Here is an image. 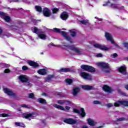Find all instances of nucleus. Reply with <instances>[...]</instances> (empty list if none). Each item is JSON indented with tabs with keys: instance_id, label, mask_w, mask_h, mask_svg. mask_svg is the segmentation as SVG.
<instances>
[{
	"instance_id": "nucleus-32",
	"label": "nucleus",
	"mask_w": 128,
	"mask_h": 128,
	"mask_svg": "<svg viewBox=\"0 0 128 128\" xmlns=\"http://www.w3.org/2000/svg\"><path fill=\"white\" fill-rule=\"evenodd\" d=\"M122 44L124 46V48L126 50H128V42H126V40L123 41Z\"/></svg>"
},
{
	"instance_id": "nucleus-42",
	"label": "nucleus",
	"mask_w": 128,
	"mask_h": 128,
	"mask_svg": "<svg viewBox=\"0 0 128 128\" xmlns=\"http://www.w3.org/2000/svg\"><path fill=\"white\" fill-rule=\"evenodd\" d=\"M117 120H118V122H122V120H126V118L124 117L120 118H117Z\"/></svg>"
},
{
	"instance_id": "nucleus-49",
	"label": "nucleus",
	"mask_w": 128,
	"mask_h": 128,
	"mask_svg": "<svg viewBox=\"0 0 128 128\" xmlns=\"http://www.w3.org/2000/svg\"><path fill=\"white\" fill-rule=\"evenodd\" d=\"M96 58H102L103 55L102 54V53H98L96 55Z\"/></svg>"
},
{
	"instance_id": "nucleus-57",
	"label": "nucleus",
	"mask_w": 128,
	"mask_h": 128,
	"mask_svg": "<svg viewBox=\"0 0 128 128\" xmlns=\"http://www.w3.org/2000/svg\"><path fill=\"white\" fill-rule=\"evenodd\" d=\"M42 96H48V94H46V92H43V93L42 94Z\"/></svg>"
},
{
	"instance_id": "nucleus-1",
	"label": "nucleus",
	"mask_w": 128,
	"mask_h": 128,
	"mask_svg": "<svg viewBox=\"0 0 128 128\" xmlns=\"http://www.w3.org/2000/svg\"><path fill=\"white\" fill-rule=\"evenodd\" d=\"M105 37L106 38L107 40H108L109 42H110L111 44H114V46L116 48H120V47L118 44H116L114 40V38H112V36L110 33L108 32H106L105 33Z\"/></svg>"
},
{
	"instance_id": "nucleus-5",
	"label": "nucleus",
	"mask_w": 128,
	"mask_h": 128,
	"mask_svg": "<svg viewBox=\"0 0 128 128\" xmlns=\"http://www.w3.org/2000/svg\"><path fill=\"white\" fill-rule=\"evenodd\" d=\"M64 122L68 124H76L78 122V120H74L72 118H65L64 120Z\"/></svg>"
},
{
	"instance_id": "nucleus-22",
	"label": "nucleus",
	"mask_w": 128,
	"mask_h": 128,
	"mask_svg": "<svg viewBox=\"0 0 128 128\" xmlns=\"http://www.w3.org/2000/svg\"><path fill=\"white\" fill-rule=\"evenodd\" d=\"M35 113L34 112H32V113H30L29 114H28L26 113H25L24 114V118L26 119L29 118H32V117L33 116H34Z\"/></svg>"
},
{
	"instance_id": "nucleus-8",
	"label": "nucleus",
	"mask_w": 128,
	"mask_h": 128,
	"mask_svg": "<svg viewBox=\"0 0 128 128\" xmlns=\"http://www.w3.org/2000/svg\"><path fill=\"white\" fill-rule=\"evenodd\" d=\"M4 92H5V94H6L8 96H12L13 98H14L16 96V94L14 93L12 90H10V89L8 88H4Z\"/></svg>"
},
{
	"instance_id": "nucleus-2",
	"label": "nucleus",
	"mask_w": 128,
	"mask_h": 128,
	"mask_svg": "<svg viewBox=\"0 0 128 128\" xmlns=\"http://www.w3.org/2000/svg\"><path fill=\"white\" fill-rule=\"evenodd\" d=\"M34 31L33 32L34 34H38V38H40L41 40H46V34H40V32L42 30L38 29V28L34 26Z\"/></svg>"
},
{
	"instance_id": "nucleus-3",
	"label": "nucleus",
	"mask_w": 128,
	"mask_h": 128,
	"mask_svg": "<svg viewBox=\"0 0 128 128\" xmlns=\"http://www.w3.org/2000/svg\"><path fill=\"white\" fill-rule=\"evenodd\" d=\"M80 68L82 70H84L86 72H96V68L92 67V66L82 64L80 66Z\"/></svg>"
},
{
	"instance_id": "nucleus-52",
	"label": "nucleus",
	"mask_w": 128,
	"mask_h": 128,
	"mask_svg": "<svg viewBox=\"0 0 128 128\" xmlns=\"http://www.w3.org/2000/svg\"><path fill=\"white\" fill-rule=\"evenodd\" d=\"M10 72V69L8 68H6L4 70V74H8V72Z\"/></svg>"
},
{
	"instance_id": "nucleus-35",
	"label": "nucleus",
	"mask_w": 128,
	"mask_h": 128,
	"mask_svg": "<svg viewBox=\"0 0 128 128\" xmlns=\"http://www.w3.org/2000/svg\"><path fill=\"white\" fill-rule=\"evenodd\" d=\"M57 102L58 104H64V100H58Z\"/></svg>"
},
{
	"instance_id": "nucleus-24",
	"label": "nucleus",
	"mask_w": 128,
	"mask_h": 128,
	"mask_svg": "<svg viewBox=\"0 0 128 128\" xmlns=\"http://www.w3.org/2000/svg\"><path fill=\"white\" fill-rule=\"evenodd\" d=\"M53 106H54V108H59L60 110H66V109H64V106L56 104H54Z\"/></svg>"
},
{
	"instance_id": "nucleus-4",
	"label": "nucleus",
	"mask_w": 128,
	"mask_h": 128,
	"mask_svg": "<svg viewBox=\"0 0 128 128\" xmlns=\"http://www.w3.org/2000/svg\"><path fill=\"white\" fill-rule=\"evenodd\" d=\"M120 104L122 106H128V101L118 100V102L114 103V106L116 108H118Z\"/></svg>"
},
{
	"instance_id": "nucleus-21",
	"label": "nucleus",
	"mask_w": 128,
	"mask_h": 128,
	"mask_svg": "<svg viewBox=\"0 0 128 128\" xmlns=\"http://www.w3.org/2000/svg\"><path fill=\"white\" fill-rule=\"evenodd\" d=\"M80 88H74L73 89V92H72V94L73 96H76V94H78V92H80Z\"/></svg>"
},
{
	"instance_id": "nucleus-15",
	"label": "nucleus",
	"mask_w": 128,
	"mask_h": 128,
	"mask_svg": "<svg viewBox=\"0 0 128 128\" xmlns=\"http://www.w3.org/2000/svg\"><path fill=\"white\" fill-rule=\"evenodd\" d=\"M102 90L105 92H108L109 94H110L112 92V88L108 85H104L102 87Z\"/></svg>"
},
{
	"instance_id": "nucleus-55",
	"label": "nucleus",
	"mask_w": 128,
	"mask_h": 128,
	"mask_svg": "<svg viewBox=\"0 0 128 128\" xmlns=\"http://www.w3.org/2000/svg\"><path fill=\"white\" fill-rule=\"evenodd\" d=\"M65 108L66 110H70V107L68 106H66Z\"/></svg>"
},
{
	"instance_id": "nucleus-46",
	"label": "nucleus",
	"mask_w": 128,
	"mask_h": 128,
	"mask_svg": "<svg viewBox=\"0 0 128 128\" xmlns=\"http://www.w3.org/2000/svg\"><path fill=\"white\" fill-rule=\"evenodd\" d=\"M110 6L111 8H115L116 10L118 8V6L114 5V4H111Z\"/></svg>"
},
{
	"instance_id": "nucleus-25",
	"label": "nucleus",
	"mask_w": 128,
	"mask_h": 128,
	"mask_svg": "<svg viewBox=\"0 0 128 128\" xmlns=\"http://www.w3.org/2000/svg\"><path fill=\"white\" fill-rule=\"evenodd\" d=\"M88 122L89 126H95L94 122L90 118L88 119Z\"/></svg>"
},
{
	"instance_id": "nucleus-50",
	"label": "nucleus",
	"mask_w": 128,
	"mask_h": 128,
	"mask_svg": "<svg viewBox=\"0 0 128 128\" xmlns=\"http://www.w3.org/2000/svg\"><path fill=\"white\" fill-rule=\"evenodd\" d=\"M22 70H28V68L26 66H24L22 67Z\"/></svg>"
},
{
	"instance_id": "nucleus-56",
	"label": "nucleus",
	"mask_w": 128,
	"mask_h": 128,
	"mask_svg": "<svg viewBox=\"0 0 128 128\" xmlns=\"http://www.w3.org/2000/svg\"><path fill=\"white\" fill-rule=\"evenodd\" d=\"M104 72H106V74H110V70H104Z\"/></svg>"
},
{
	"instance_id": "nucleus-12",
	"label": "nucleus",
	"mask_w": 128,
	"mask_h": 128,
	"mask_svg": "<svg viewBox=\"0 0 128 128\" xmlns=\"http://www.w3.org/2000/svg\"><path fill=\"white\" fill-rule=\"evenodd\" d=\"M60 17L62 20H66L68 18V13L66 12H64L61 13Z\"/></svg>"
},
{
	"instance_id": "nucleus-63",
	"label": "nucleus",
	"mask_w": 128,
	"mask_h": 128,
	"mask_svg": "<svg viewBox=\"0 0 128 128\" xmlns=\"http://www.w3.org/2000/svg\"><path fill=\"white\" fill-rule=\"evenodd\" d=\"M20 0H14V2H18Z\"/></svg>"
},
{
	"instance_id": "nucleus-51",
	"label": "nucleus",
	"mask_w": 128,
	"mask_h": 128,
	"mask_svg": "<svg viewBox=\"0 0 128 128\" xmlns=\"http://www.w3.org/2000/svg\"><path fill=\"white\" fill-rule=\"evenodd\" d=\"M106 106H108V108H112L114 106V105L112 103H108L106 104Z\"/></svg>"
},
{
	"instance_id": "nucleus-53",
	"label": "nucleus",
	"mask_w": 128,
	"mask_h": 128,
	"mask_svg": "<svg viewBox=\"0 0 128 128\" xmlns=\"http://www.w3.org/2000/svg\"><path fill=\"white\" fill-rule=\"evenodd\" d=\"M57 96H60V98H63L64 96H62V92H59L57 94Z\"/></svg>"
},
{
	"instance_id": "nucleus-29",
	"label": "nucleus",
	"mask_w": 128,
	"mask_h": 128,
	"mask_svg": "<svg viewBox=\"0 0 128 128\" xmlns=\"http://www.w3.org/2000/svg\"><path fill=\"white\" fill-rule=\"evenodd\" d=\"M15 124L17 126H20L21 128H24L26 126V125L22 122H15Z\"/></svg>"
},
{
	"instance_id": "nucleus-60",
	"label": "nucleus",
	"mask_w": 128,
	"mask_h": 128,
	"mask_svg": "<svg viewBox=\"0 0 128 128\" xmlns=\"http://www.w3.org/2000/svg\"><path fill=\"white\" fill-rule=\"evenodd\" d=\"M122 8H124V6H122L118 8V10H122Z\"/></svg>"
},
{
	"instance_id": "nucleus-61",
	"label": "nucleus",
	"mask_w": 128,
	"mask_h": 128,
	"mask_svg": "<svg viewBox=\"0 0 128 128\" xmlns=\"http://www.w3.org/2000/svg\"><path fill=\"white\" fill-rule=\"evenodd\" d=\"M108 4H110V1L104 4V6H108Z\"/></svg>"
},
{
	"instance_id": "nucleus-20",
	"label": "nucleus",
	"mask_w": 128,
	"mask_h": 128,
	"mask_svg": "<svg viewBox=\"0 0 128 128\" xmlns=\"http://www.w3.org/2000/svg\"><path fill=\"white\" fill-rule=\"evenodd\" d=\"M52 78H56V76H54V74H50L46 78V81L50 82V80H52Z\"/></svg>"
},
{
	"instance_id": "nucleus-9",
	"label": "nucleus",
	"mask_w": 128,
	"mask_h": 128,
	"mask_svg": "<svg viewBox=\"0 0 128 128\" xmlns=\"http://www.w3.org/2000/svg\"><path fill=\"white\" fill-rule=\"evenodd\" d=\"M19 80L22 82H28V86H30V80L26 78L24 76H19Z\"/></svg>"
},
{
	"instance_id": "nucleus-28",
	"label": "nucleus",
	"mask_w": 128,
	"mask_h": 128,
	"mask_svg": "<svg viewBox=\"0 0 128 128\" xmlns=\"http://www.w3.org/2000/svg\"><path fill=\"white\" fill-rule=\"evenodd\" d=\"M35 8L36 12H42V6H35Z\"/></svg>"
},
{
	"instance_id": "nucleus-62",
	"label": "nucleus",
	"mask_w": 128,
	"mask_h": 128,
	"mask_svg": "<svg viewBox=\"0 0 128 128\" xmlns=\"http://www.w3.org/2000/svg\"><path fill=\"white\" fill-rule=\"evenodd\" d=\"M82 128H88V126H83Z\"/></svg>"
},
{
	"instance_id": "nucleus-27",
	"label": "nucleus",
	"mask_w": 128,
	"mask_h": 128,
	"mask_svg": "<svg viewBox=\"0 0 128 128\" xmlns=\"http://www.w3.org/2000/svg\"><path fill=\"white\" fill-rule=\"evenodd\" d=\"M38 102L42 104H46V100L43 99L42 98H39L38 99Z\"/></svg>"
},
{
	"instance_id": "nucleus-39",
	"label": "nucleus",
	"mask_w": 128,
	"mask_h": 128,
	"mask_svg": "<svg viewBox=\"0 0 128 128\" xmlns=\"http://www.w3.org/2000/svg\"><path fill=\"white\" fill-rule=\"evenodd\" d=\"M118 54L116 53H114L112 54H111L110 56H112V58H118Z\"/></svg>"
},
{
	"instance_id": "nucleus-14",
	"label": "nucleus",
	"mask_w": 128,
	"mask_h": 128,
	"mask_svg": "<svg viewBox=\"0 0 128 128\" xmlns=\"http://www.w3.org/2000/svg\"><path fill=\"white\" fill-rule=\"evenodd\" d=\"M28 64L30 66H32L34 68H38L40 66V64H38L32 60L28 61Z\"/></svg>"
},
{
	"instance_id": "nucleus-13",
	"label": "nucleus",
	"mask_w": 128,
	"mask_h": 128,
	"mask_svg": "<svg viewBox=\"0 0 128 128\" xmlns=\"http://www.w3.org/2000/svg\"><path fill=\"white\" fill-rule=\"evenodd\" d=\"M98 66H100L102 68H105L106 70H108L110 68V66H108V64L104 63V62H98Z\"/></svg>"
},
{
	"instance_id": "nucleus-18",
	"label": "nucleus",
	"mask_w": 128,
	"mask_h": 128,
	"mask_svg": "<svg viewBox=\"0 0 128 128\" xmlns=\"http://www.w3.org/2000/svg\"><path fill=\"white\" fill-rule=\"evenodd\" d=\"M82 88L84 90H92V86L83 85L82 86Z\"/></svg>"
},
{
	"instance_id": "nucleus-30",
	"label": "nucleus",
	"mask_w": 128,
	"mask_h": 128,
	"mask_svg": "<svg viewBox=\"0 0 128 128\" xmlns=\"http://www.w3.org/2000/svg\"><path fill=\"white\" fill-rule=\"evenodd\" d=\"M72 36L74 38L76 36V32L74 30H69Z\"/></svg>"
},
{
	"instance_id": "nucleus-48",
	"label": "nucleus",
	"mask_w": 128,
	"mask_h": 128,
	"mask_svg": "<svg viewBox=\"0 0 128 128\" xmlns=\"http://www.w3.org/2000/svg\"><path fill=\"white\" fill-rule=\"evenodd\" d=\"M93 104H100V102L98 100H94L93 102Z\"/></svg>"
},
{
	"instance_id": "nucleus-45",
	"label": "nucleus",
	"mask_w": 128,
	"mask_h": 128,
	"mask_svg": "<svg viewBox=\"0 0 128 128\" xmlns=\"http://www.w3.org/2000/svg\"><path fill=\"white\" fill-rule=\"evenodd\" d=\"M73 112H74L75 114H80V110L76 109V108H74L73 110Z\"/></svg>"
},
{
	"instance_id": "nucleus-16",
	"label": "nucleus",
	"mask_w": 128,
	"mask_h": 128,
	"mask_svg": "<svg viewBox=\"0 0 128 128\" xmlns=\"http://www.w3.org/2000/svg\"><path fill=\"white\" fill-rule=\"evenodd\" d=\"M81 76L84 78V80H92V76H90V75L86 72H82Z\"/></svg>"
},
{
	"instance_id": "nucleus-31",
	"label": "nucleus",
	"mask_w": 128,
	"mask_h": 128,
	"mask_svg": "<svg viewBox=\"0 0 128 128\" xmlns=\"http://www.w3.org/2000/svg\"><path fill=\"white\" fill-rule=\"evenodd\" d=\"M3 18L6 22H10V17L8 16H4Z\"/></svg>"
},
{
	"instance_id": "nucleus-6",
	"label": "nucleus",
	"mask_w": 128,
	"mask_h": 128,
	"mask_svg": "<svg viewBox=\"0 0 128 128\" xmlns=\"http://www.w3.org/2000/svg\"><path fill=\"white\" fill-rule=\"evenodd\" d=\"M94 48H99V50H108V48L106 46L104 45L96 44H94Z\"/></svg>"
},
{
	"instance_id": "nucleus-38",
	"label": "nucleus",
	"mask_w": 128,
	"mask_h": 128,
	"mask_svg": "<svg viewBox=\"0 0 128 128\" xmlns=\"http://www.w3.org/2000/svg\"><path fill=\"white\" fill-rule=\"evenodd\" d=\"M66 40H68V42H72V38L70 37V36H66L65 37Z\"/></svg>"
},
{
	"instance_id": "nucleus-7",
	"label": "nucleus",
	"mask_w": 128,
	"mask_h": 128,
	"mask_svg": "<svg viewBox=\"0 0 128 128\" xmlns=\"http://www.w3.org/2000/svg\"><path fill=\"white\" fill-rule=\"evenodd\" d=\"M42 14L44 16H46V18H48L50 16V10L48 8H45L43 9Z\"/></svg>"
},
{
	"instance_id": "nucleus-33",
	"label": "nucleus",
	"mask_w": 128,
	"mask_h": 128,
	"mask_svg": "<svg viewBox=\"0 0 128 128\" xmlns=\"http://www.w3.org/2000/svg\"><path fill=\"white\" fill-rule=\"evenodd\" d=\"M66 84H72V80L71 78L66 79Z\"/></svg>"
},
{
	"instance_id": "nucleus-11",
	"label": "nucleus",
	"mask_w": 128,
	"mask_h": 128,
	"mask_svg": "<svg viewBox=\"0 0 128 128\" xmlns=\"http://www.w3.org/2000/svg\"><path fill=\"white\" fill-rule=\"evenodd\" d=\"M66 47L68 48L70 50H73L74 52H76V54H82V52L78 50V48H76V46H74V45H68L66 46Z\"/></svg>"
},
{
	"instance_id": "nucleus-44",
	"label": "nucleus",
	"mask_w": 128,
	"mask_h": 128,
	"mask_svg": "<svg viewBox=\"0 0 128 128\" xmlns=\"http://www.w3.org/2000/svg\"><path fill=\"white\" fill-rule=\"evenodd\" d=\"M120 94L123 96H128V94H126L125 92H122V91H120Z\"/></svg>"
},
{
	"instance_id": "nucleus-54",
	"label": "nucleus",
	"mask_w": 128,
	"mask_h": 128,
	"mask_svg": "<svg viewBox=\"0 0 128 128\" xmlns=\"http://www.w3.org/2000/svg\"><path fill=\"white\" fill-rule=\"evenodd\" d=\"M3 66L4 68H8L10 66V64H3Z\"/></svg>"
},
{
	"instance_id": "nucleus-41",
	"label": "nucleus",
	"mask_w": 128,
	"mask_h": 128,
	"mask_svg": "<svg viewBox=\"0 0 128 128\" xmlns=\"http://www.w3.org/2000/svg\"><path fill=\"white\" fill-rule=\"evenodd\" d=\"M28 98H34V93L30 94L28 95Z\"/></svg>"
},
{
	"instance_id": "nucleus-47",
	"label": "nucleus",
	"mask_w": 128,
	"mask_h": 128,
	"mask_svg": "<svg viewBox=\"0 0 128 128\" xmlns=\"http://www.w3.org/2000/svg\"><path fill=\"white\" fill-rule=\"evenodd\" d=\"M20 106H21V108H28V106L26 104H22L20 105Z\"/></svg>"
},
{
	"instance_id": "nucleus-19",
	"label": "nucleus",
	"mask_w": 128,
	"mask_h": 128,
	"mask_svg": "<svg viewBox=\"0 0 128 128\" xmlns=\"http://www.w3.org/2000/svg\"><path fill=\"white\" fill-rule=\"evenodd\" d=\"M60 72H71L70 68H62L59 70Z\"/></svg>"
},
{
	"instance_id": "nucleus-43",
	"label": "nucleus",
	"mask_w": 128,
	"mask_h": 128,
	"mask_svg": "<svg viewBox=\"0 0 128 128\" xmlns=\"http://www.w3.org/2000/svg\"><path fill=\"white\" fill-rule=\"evenodd\" d=\"M6 16V14L4 13L3 12H0V16Z\"/></svg>"
},
{
	"instance_id": "nucleus-36",
	"label": "nucleus",
	"mask_w": 128,
	"mask_h": 128,
	"mask_svg": "<svg viewBox=\"0 0 128 128\" xmlns=\"http://www.w3.org/2000/svg\"><path fill=\"white\" fill-rule=\"evenodd\" d=\"M58 10V8H54L52 10V14H56Z\"/></svg>"
},
{
	"instance_id": "nucleus-40",
	"label": "nucleus",
	"mask_w": 128,
	"mask_h": 128,
	"mask_svg": "<svg viewBox=\"0 0 128 128\" xmlns=\"http://www.w3.org/2000/svg\"><path fill=\"white\" fill-rule=\"evenodd\" d=\"M64 104L66 106H68V104H70L71 102L70 100H64Z\"/></svg>"
},
{
	"instance_id": "nucleus-37",
	"label": "nucleus",
	"mask_w": 128,
	"mask_h": 128,
	"mask_svg": "<svg viewBox=\"0 0 128 128\" xmlns=\"http://www.w3.org/2000/svg\"><path fill=\"white\" fill-rule=\"evenodd\" d=\"M0 116H2V118H8V116H10V115H8V114L3 113L0 115Z\"/></svg>"
},
{
	"instance_id": "nucleus-58",
	"label": "nucleus",
	"mask_w": 128,
	"mask_h": 128,
	"mask_svg": "<svg viewBox=\"0 0 128 128\" xmlns=\"http://www.w3.org/2000/svg\"><path fill=\"white\" fill-rule=\"evenodd\" d=\"M124 88H126V90H128V84L124 85Z\"/></svg>"
},
{
	"instance_id": "nucleus-26",
	"label": "nucleus",
	"mask_w": 128,
	"mask_h": 128,
	"mask_svg": "<svg viewBox=\"0 0 128 128\" xmlns=\"http://www.w3.org/2000/svg\"><path fill=\"white\" fill-rule=\"evenodd\" d=\"M80 112H81V114H80V116H82V118H84V116H86V111L84 110V108H81Z\"/></svg>"
},
{
	"instance_id": "nucleus-34",
	"label": "nucleus",
	"mask_w": 128,
	"mask_h": 128,
	"mask_svg": "<svg viewBox=\"0 0 128 128\" xmlns=\"http://www.w3.org/2000/svg\"><path fill=\"white\" fill-rule=\"evenodd\" d=\"M80 22H81V24H88V20H80Z\"/></svg>"
},
{
	"instance_id": "nucleus-10",
	"label": "nucleus",
	"mask_w": 128,
	"mask_h": 128,
	"mask_svg": "<svg viewBox=\"0 0 128 128\" xmlns=\"http://www.w3.org/2000/svg\"><path fill=\"white\" fill-rule=\"evenodd\" d=\"M53 31L54 32H57L58 34H61L64 36V38H66L67 36H68V34L66 33V32H64V31H60V28H54L53 29Z\"/></svg>"
},
{
	"instance_id": "nucleus-17",
	"label": "nucleus",
	"mask_w": 128,
	"mask_h": 128,
	"mask_svg": "<svg viewBox=\"0 0 128 128\" xmlns=\"http://www.w3.org/2000/svg\"><path fill=\"white\" fill-rule=\"evenodd\" d=\"M118 70L119 72H121L123 74H126V68L125 66H122L118 68Z\"/></svg>"
},
{
	"instance_id": "nucleus-64",
	"label": "nucleus",
	"mask_w": 128,
	"mask_h": 128,
	"mask_svg": "<svg viewBox=\"0 0 128 128\" xmlns=\"http://www.w3.org/2000/svg\"><path fill=\"white\" fill-rule=\"evenodd\" d=\"M126 60H128V57L125 58Z\"/></svg>"
},
{
	"instance_id": "nucleus-59",
	"label": "nucleus",
	"mask_w": 128,
	"mask_h": 128,
	"mask_svg": "<svg viewBox=\"0 0 128 128\" xmlns=\"http://www.w3.org/2000/svg\"><path fill=\"white\" fill-rule=\"evenodd\" d=\"M2 32H3V30L1 28H0V36L2 34Z\"/></svg>"
},
{
	"instance_id": "nucleus-23",
	"label": "nucleus",
	"mask_w": 128,
	"mask_h": 128,
	"mask_svg": "<svg viewBox=\"0 0 128 128\" xmlns=\"http://www.w3.org/2000/svg\"><path fill=\"white\" fill-rule=\"evenodd\" d=\"M38 74H41V76H45L46 74V71L44 69H41L38 71Z\"/></svg>"
}]
</instances>
